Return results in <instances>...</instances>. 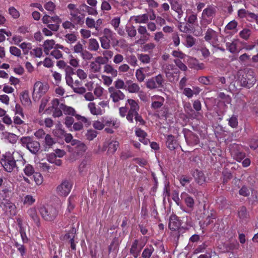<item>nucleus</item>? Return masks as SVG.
Listing matches in <instances>:
<instances>
[{
  "label": "nucleus",
  "mask_w": 258,
  "mask_h": 258,
  "mask_svg": "<svg viewBox=\"0 0 258 258\" xmlns=\"http://www.w3.org/2000/svg\"><path fill=\"white\" fill-rule=\"evenodd\" d=\"M35 199L31 195H28L24 197L23 200V203L24 205L30 206L34 203Z\"/></svg>",
  "instance_id": "obj_55"
},
{
  "label": "nucleus",
  "mask_w": 258,
  "mask_h": 258,
  "mask_svg": "<svg viewBox=\"0 0 258 258\" xmlns=\"http://www.w3.org/2000/svg\"><path fill=\"white\" fill-rule=\"evenodd\" d=\"M20 100L22 103L26 106H29L31 103V101L29 96V93L26 91L23 92L21 94Z\"/></svg>",
  "instance_id": "obj_36"
},
{
  "label": "nucleus",
  "mask_w": 258,
  "mask_h": 258,
  "mask_svg": "<svg viewBox=\"0 0 258 258\" xmlns=\"http://www.w3.org/2000/svg\"><path fill=\"white\" fill-rule=\"evenodd\" d=\"M97 134L96 131L93 130H89L86 134V138L89 141H92L96 137Z\"/></svg>",
  "instance_id": "obj_64"
},
{
  "label": "nucleus",
  "mask_w": 258,
  "mask_h": 258,
  "mask_svg": "<svg viewBox=\"0 0 258 258\" xmlns=\"http://www.w3.org/2000/svg\"><path fill=\"white\" fill-rule=\"evenodd\" d=\"M145 69V68H141L136 70V77L139 82H143L146 78L145 75L144 73V70Z\"/></svg>",
  "instance_id": "obj_49"
},
{
  "label": "nucleus",
  "mask_w": 258,
  "mask_h": 258,
  "mask_svg": "<svg viewBox=\"0 0 258 258\" xmlns=\"http://www.w3.org/2000/svg\"><path fill=\"white\" fill-rule=\"evenodd\" d=\"M114 86L113 88H116L118 90H126L127 85L123 80L121 79H117L116 81L114 82Z\"/></svg>",
  "instance_id": "obj_46"
},
{
  "label": "nucleus",
  "mask_w": 258,
  "mask_h": 258,
  "mask_svg": "<svg viewBox=\"0 0 258 258\" xmlns=\"http://www.w3.org/2000/svg\"><path fill=\"white\" fill-rule=\"evenodd\" d=\"M108 92L110 98L112 99L114 103H117L124 100L125 98V94L120 90L113 88V87H109Z\"/></svg>",
  "instance_id": "obj_11"
},
{
  "label": "nucleus",
  "mask_w": 258,
  "mask_h": 258,
  "mask_svg": "<svg viewBox=\"0 0 258 258\" xmlns=\"http://www.w3.org/2000/svg\"><path fill=\"white\" fill-rule=\"evenodd\" d=\"M251 30L249 29L245 28L239 32V36L241 38L247 40L251 35Z\"/></svg>",
  "instance_id": "obj_56"
},
{
  "label": "nucleus",
  "mask_w": 258,
  "mask_h": 258,
  "mask_svg": "<svg viewBox=\"0 0 258 258\" xmlns=\"http://www.w3.org/2000/svg\"><path fill=\"white\" fill-rule=\"evenodd\" d=\"M19 46L23 50L25 54H27L29 50L32 48V44L29 42H23L19 45Z\"/></svg>",
  "instance_id": "obj_54"
},
{
  "label": "nucleus",
  "mask_w": 258,
  "mask_h": 258,
  "mask_svg": "<svg viewBox=\"0 0 258 258\" xmlns=\"http://www.w3.org/2000/svg\"><path fill=\"white\" fill-rule=\"evenodd\" d=\"M23 164L25 165L23 170L26 175L30 176L35 173L33 166L30 164L26 163V161L24 159L23 160Z\"/></svg>",
  "instance_id": "obj_28"
},
{
  "label": "nucleus",
  "mask_w": 258,
  "mask_h": 258,
  "mask_svg": "<svg viewBox=\"0 0 258 258\" xmlns=\"http://www.w3.org/2000/svg\"><path fill=\"white\" fill-rule=\"evenodd\" d=\"M49 86L47 83L40 81L36 82L33 87L32 94L33 99H39L47 92Z\"/></svg>",
  "instance_id": "obj_7"
},
{
  "label": "nucleus",
  "mask_w": 258,
  "mask_h": 258,
  "mask_svg": "<svg viewBox=\"0 0 258 258\" xmlns=\"http://www.w3.org/2000/svg\"><path fill=\"white\" fill-rule=\"evenodd\" d=\"M185 138L186 142L190 145H196L199 142V138L193 134H191L189 138L186 136H185Z\"/></svg>",
  "instance_id": "obj_47"
},
{
  "label": "nucleus",
  "mask_w": 258,
  "mask_h": 258,
  "mask_svg": "<svg viewBox=\"0 0 258 258\" xmlns=\"http://www.w3.org/2000/svg\"><path fill=\"white\" fill-rule=\"evenodd\" d=\"M184 45L187 47H191L196 43V39L190 35H184Z\"/></svg>",
  "instance_id": "obj_44"
},
{
  "label": "nucleus",
  "mask_w": 258,
  "mask_h": 258,
  "mask_svg": "<svg viewBox=\"0 0 258 258\" xmlns=\"http://www.w3.org/2000/svg\"><path fill=\"white\" fill-rule=\"evenodd\" d=\"M180 226L179 221L177 219L175 216L171 217L169 221L168 226L169 228L175 231L179 228Z\"/></svg>",
  "instance_id": "obj_31"
},
{
  "label": "nucleus",
  "mask_w": 258,
  "mask_h": 258,
  "mask_svg": "<svg viewBox=\"0 0 258 258\" xmlns=\"http://www.w3.org/2000/svg\"><path fill=\"white\" fill-rule=\"evenodd\" d=\"M102 120H103L104 126L111 127L116 129L120 125V121L116 118H112L104 116L102 117Z\"/></svg>",
  "instance_id": "obj_19"
},
{
  "label": "nucleus",
  "mask_w": 258,
  "mask_h": 258,
  "mask_svg": "<svg viewBox=\"0 0 258 258\" xmlns=\"http://www.w3.org/2000/svg\"><path fill=\"white\" fill-rule=\"evenodd\" d=\"M3 135L4 138L11 143L15 144L17 141L18 136L14 134L5 132L3 133Z\"/></svg>",
  "instance_id": "obj_39"
},
{
  "label": "nucleus",
  "mask_w": 258,
  "mask_h": 258,
  "mask_svg": "<svg viewBox=\"0 0 258 258\" xmlns=\"http://www.w3.org/2000/svg\"><path fill=\"white\" fill-rule=\"evenodd\" d=\"M9 14L15 19H18L20 17V13L14 7H11L9 8Z\"/></svg>",
  "instance_id": "obj_60"
},
{
  "label": "nucleus",
  "mask_w": 258,
  "mask_h": 258,
  "mask_svg": "<svg viewBox=\"0 0 258 258\" xmlns=\"http://www.w3.org/2000/svg\"><path fill=\"white\" fill-rule=\"evenodd\" d=\"M54 45L55 42L53 40H47L45 41L43 44L44 52L46 54H48L50 50L54 47Z\"/></svg>",
  "instance_id": "obj_40"
},
{
  "label": "nucleus",
  "mask_w": 258,
  "mask_h": 258,
  "mask_svg": "<svg viewBox=\"0 0 258 258\" xmlns=\"http://www.w3.org/2000/svg\"><path fill=\"white\" fill-rule=\"evenodd\" d=\"M83 123L81 122H77L74 123L71 128L70 129V132L73 131H80L83 130Z\"/></svg>",
  "instance_id": "obj_63"
},
{
  "label": "nucleus",
  "mask_w": 258,
  "mask_h": 258,
  "mask_svg": "<svg viewBox=\"0 0 258 258\" xmlns=\"http://www.w3.org/2000/svg\"><path fill=\"white\" fill-rule=\"evenodd\" d=\"M19 143L22 146L26 148L33 154H36L40 149V143L35 140L33 137H22Z\"/></svg>",
  "instance_id": "obj_3"
},
{
  "label": "nucleus",
  "mask_w": 258,
  "mask_h": 258,
  "mask_svg": "<svg viewBox=\"0 0 258 258\" xmlns=\"http://www.w3.org/2000/svg\"><path fill=\"white\" fill-rule=\"evenodd\" d=\"M240 147L238 145H235L231 149V153L233 158L237 161H241L245 157V153L240 150Z\"/></svg>",
  "instance_id": "obj_17"
},
{
  "label": "nucleus",
  "mask_w": 258,
  "mask_h": 258,
  "mask_svg": "<svg viewBox=\"0 0 258 258\" xmlns=\"http://www.w3.org/2000/svg\"><path fill=\"white\" fill-rule=\"evenodd\" d=\"M72 187L71 183L68 180H64L56 188V192L60 196L66 197L70 193Z\"/></svg>",
  "instance_id": "obj_12"
},
{
  "label": "nucleus",
  "mask_w": 258,
  "mask_h": 258,
  "mask_svg": "<svg viewBox=\"0 0 258 258\" xmlns=\"http://www.w3.org/2000/svg\"><path fill=\"white\" fill-rule=\"evenodd\" d=\"M125 30L129 37L133 38L136 36L137 30L134 26H126Z\"/></svg>",
  "instance_id": "obj_50"
},
{
  "label": "nucleus",
  "mask_w": 258,
  "mask_h": 258,
  "mask_svg": "<svg viewBox=\"0 0 258 258\" xmlns=\"http://www.w3.org/2000/svg\"><path fill=\"white\" fill-rule=\"evenodd\" d=\"M89 67L91 72L94 73L100 72L102 68L101 66L94 61L90 62Z\"/></svg>",
  "instance_id": "obj_51"
},
{
  "label": "nucleus",
  "mask_w": 258,
  "mask_h": 258,
  "mask_svg": "<svg viewBox=\"0 0 258 258\" xmlns=\"http://www.w3.org/2000/svg\"><path fill=\"white\" fill-rule=\"evenodd\" d=\"M137 30L139 34L141 35V37L139 39L135 41V43L139 44H144L145 42L148 40V37L145 35H149L147 27L145 26L139 25Z\"/></svg>",
  "instance_id": "obj_16"
},
{
  "label": "nucleus",
  "mask_w": 258,
  "mask_h": 258,
  "mask_svg": "<svg viewBox=\"0 0 258 258\" xmlns=\"http://www.w3.org/2000/svg\"><path fill=\"white\" fill-rule=\"evenodd\" d=\"M204 39L205 41L211 44H214L218 40V33L212 29L209 28L205 33Z\"/></svg>",
  "instance_id": "obj_13"
},
{
  "label": "nucleus",
  "mask_w": 258,
  "mask_h": 258,
  "mask_svg": "<svg viewBox=\"0 0 258 258\" xmlns=\"http://www.w3.org/2000/svg\"><path fill=\"white\" fill-rule=\"evenodd\" d=\"M44 147L45 151H48L55 143L53 138L49 134H47L44 138Z\"/></svg>",
  "instance_id": "obj_29"
},
{
  "label": "nucleus",
  "mask_w": 258,
  "mask_h": 258,
  "mask_svg": "<svg viewBox=\"0 0 258 258\" xmlns=\"http://www.w3.org/2000/svg\"><path fill=\"white\" fill-rule=\"evenodd\" d=\"M28 215L31 219L35 223V224L39 226L40 224V219L37 215V210L35 208H30L27 212Z\"/></svg>",
  "instance_id": "obj_27"
},
{
  "label": "nucleus",
  "mask_w": 258,
  "mask_h": 258,
  "mask_svg": "<svg viewBox=\"0 0 258 258\" xmlns=\"http://www.w3.org/2000/svg\"><path fill=\"white\" fill-rule=\"evenodd\" d=\"M42 21L47 26V28L42 29V32L45 35L50 36L53 34L52 31L56 32L58 30L61 19L57 15L50 16L45 15L42 18Z\"/></svg>",
  "instance_id": "obj_2"
},
{
  "label": "nucleus",
  "mask_w": 258,
  "mask_h": 258,
  "mask_svg": "<svg viewBox=\"0 0 258 258\" xmlns=\"http://www.w3.org/2000/svg\"><path fill=\"white\" fill-rule=\"evenodd\" d=\"M192 178L191 177L186 176L185 175H181L179 178L180 183L183 186H185L188 184L191 180Z\"/></svg>",
  "instance_id": "obj_59"
},
{
  "label": "nucleus",
  "mask_w": 258,
  "mask_h": 258,
  "mask_svg": "<svg viewBox=\"0 0 258 258\" xmlns=\"http://www.w3.org/2000/svg\"><path fill=\"white\" fill-rule=\"evenodd\" d=\"M238 216L242 220H245L249 217L248 213L245 207H241L239 209Z\"/></svg>",
  "instance_id": "obj_43"
},
{
  "label": "nucleus",
  "mask_w": 258,
  "mask_h": 258,
  "mask_svg": "<svg viewBox=\"0 0 258 258\" xmlns=\"http://www.w3.org/2000/svg\"><path fill=\"white\" fill-rule=\"evenodd\" d=\"M119 147V143L115 140H109L106 142L104 145V148L107 149V153L110 154H114Z\"/></svg>",
  "instance_id": "obj_18"
},
{
  "label": "nucleus",
  "mask_w": 258,
  "mask_h": 258,
  "mask_svg": "<svg viewBox=\"0 0 258 258\" xmlns=\"http://www.w3.org/2000/svg\"><path fill=\"white\" fill-rule=\"evenodd\" d=\"M238 41L236 40H234L231 42H227L226 46L227 49L232 53H236L237 51V44Z\"/></svg>",
  "instance_id": "obj_38"
},
{
  "label": "nucleus",
  "mask_w": 258,
  "mask_h": 258,
  "mask_svg": "<svg viewBox=\"0 0 258 258\" xmlns=\"http://www.w3.org/2000/svg\"><path fill=\"white\" fill-rule=\"evenodd\" d=\"M59 108L62 109L64 114L68 115L75 116L76 115V111L75 109L72 107L68 106L62 103L59 105Z\"/></svg>",
  "instance_id": "obj_30"
},
{
  "label": "nucleus",
  "mask_w": 258,
  "mask_h": 258,
  "mask_svg": "<svg viewBox=\"0 0 258 258\" xmlns=\"http://www.w3.org/2000/svg\"><path fill=\"white\" fill-rule=\"evenodd\" d=\"M256 82L254 73L252 70H248L242 75L240 79L241 85L244 87L250 88Z\"/></svg>",
  "instance_id": "obj_9"
},
{
  "label": "nucleus",
  "mask_w": 258,
  "mask_h": 258,
  "mask_svg": "<svg viewBox=\"0 0 258 258\" xmlns=\"http://www.w3.org/2000/svg\"><path fill=\"white\" fill-rule=\"evenodd\" d=\"M166 145L169 150H174L177 148L178 143L174 136L172 135H169L166 137Z\"/></svg>",
  "instance_id": "obj_24"
},
{
  "label": "nucleus",
  "mask_w": 258,
  "mask_h": 258,
  "mask_svg": "<svg viewBox=\"0 0 258 258\" xmlns=\"http://www.w3.org/2000/svg\"><path fill=\"white\" fill-rule=\"evenodd\" d=\"M127 85L126 90L130 93H137L140 90L139 85L134 83L132 80H128L125 82Z\"/></svg>",
  "instance_id": "obj_23"
},
{
  "label": "nucleus",
  "mask_w": 258,
  "mask_h": 258,
  "mask_svg": "<svg viewBox=\"0 0 258 258\" xmlns=\"http://www.w3.org/2000/svg\"><path fill=\"white\" fill-rule=\"evenodd\" d=\"M111 40L101 37L100 41L101 47L104 49H109L110 48V42Z\"/></svg>",
  "instance_id": "obj_53"
},
{
  "label": "nucleus",
  "mask_w": 258,
  "mask_h": 258,
  "mask_svg": "<svg viewBox=\"0 0 258 258\" xmlns=\"http://www.w3.org/2000/svg\"><path fill=\"white\" fill-rule=\"evenodd\" d=\"M156 47V45L153 42H150L145 44L143 47L142 49L144 52H150L153 50Z\"/></svg>",
  "instance_id": "obj_62"
},
{
  "label": "nucleus",
  "mask_w": 258,
  "mask_h": 258,
  "mask_svg": "<svg viewBox=\"0 0 258 258\" xmlns=\"http://www.w3.org/2000/svg\"><path fill=\"white\" fill-rule=\"evenodd\" d=\"M138 58L141 62L144 64L149 63L151 61V58L150 56L147 54H138Z\"/></svg>",
  "instance_id": "obj_52"
},
{
  "label": "nucleus",
  "mask_w": 258,
  "mask_h": 258,
  "mask_svg": "<svg viewBox=\"0 0 258 258\" xmlns=\"http://www.w3.org/2000/svg\"><path fill=\"white\" fill-rule=\"evenodd\" d=\"M181 197L184 200V202L187 207L190 209H192L195 205V201L194 199L190 196H189L186 192H182L181 194Z\"/></svg>",
  "instance_id": "obj_26"
},
{
  "label": "nucleus",
  "mask_w": 258,
  "mask_h": 258,
  "mask_svg": "<svg viewBox=\"0 0 258 258\" xmlns=\"http://www.w3.org/2000/svg\"><path fill=\"white\" fill-rule=\"evenodd\" d=\"M155 251L153 245H148L143 250L142 253L143 258H150Z\"/></svg>",
  "instance_id": "obj_34"
},
{
  "label": "nucleus",
  "mask_w": 258,
  "mask_h": 258,
  "mask_svg": "<svg viewBox=\"0 0 258 258\" xmlns=\"http://www.w3.org/2000/svg\"><path fill=\"white\" fill-rule=\"evenodd\" d=\"M144 246V244L140 242L138 239H136L131 245L130 252L135 258H137Z\"/></svg>",
  "instance_id": "obj_14"
},
{
  "label": "nucleus",
  "mask_w": 258,
  "mask_h": 258,
  "mask_svg": "<svg viewBox=\"0 0 258 258\" xmlns=\"http://www.w3.org/2000/svg\"><path fill=\"white\" fill-rule=\"evenodd\" d=\"M103 35L102 37L113 40L115 33L109 28H104L103 31Z\"/></svg>",
  "instance_id": "obj_48"
},
{
  "label": "nucleus",
  "mask_w": 258,
  "mask_h": 258,
  "mask_svg": "<svg viewBox=\"0 0 258 258\" xmlns=\"http://www.w3.org/2000/svg\"><path fill=\"white\" fill-rule=\"evenodd\" d=\"M88 107L93 115H102L105 113V109H102L99 105H96L94 102H90L88 105Z\"/></svg>",
  "instance_id": "obj_22"
},
{
  "label": "nucleus",
  "mask_w": 258,
  "mask_h": 258,
  "mask_svg": "<svg viewBox=\"0 0 258 258\" xmlns=\"http://www.w3.org/2000/svg\"><path fill=\"white\" fill-rule=\"evenodd\" d=\"M72 145L74 147V150L77 154H81L87 150L85 144L80 141L74 140L72 142Z\"/></svg>",
  "instance_id": "obj_21"
},
{
  "label": "nucleus",
  "mask_w": 258,
  "mask_h": 258,
  "mask_svg": "<svg viewBox=\"0 0 258 258\" xmlns=\"http://www.w3.org/2000/svg\"><path fill=\"white\" fill-rule=\"evenodd\" d=\"M0 162L4 170L8 172H12L18 168L16 160L10 153L3 155Z\"/></svg>",
  "instance_id": "obj_4"
},
{
  "label": "nucleus",
  "mask_w": 258,
  "mask_h": 258,
  "mask_svg": "<svg viewBox=\"0 0 258 258\" xmlns=\"http://www.w3.org/2000/svg\"><path fill=\"white\" fill-rule=\"evenodd\" d=\"M216 9L211 6H209L205 9L202 14L201 24L203 26L206 27L210 24L215 15Z\"/></svg>",
  "instance_id": "obj_6"
},
{
  "label": "nucleus",
  "mask_w": 258,
  "mask_h": 258,
  "mask_svg": "<svg viewBox=\"0 0 258 258\" xmlns=\"http://www.w3.org/2000/svg\"><path fill=\"white\" fill-rule=\"evenodd\" d=\"M134 21L136 23L147 24L149 21V15L147 14L139 15L135 17Z\"/></svg>",
  "instance_id": "obj_37"
},
{
  "label": "nucleus",
  "mask_w": 258,
  "mask_h": 258,
  "mask_svg": "<svg viewBox=\"0 0 258 258\" xmlns=\"http://www.w3.org/2000/svg\"><path fill=\"white\" fill-rule=\"evenodd\" d=\"M195 174V179L198 184L202 185L206 182V177L203 171L196 170Z\"/></svg>",
  "instance_id": "obj_35"
},
{
  "label": "nucleus",
  "mask_w": 258,
  "mask_h": 258,
  "mask_svg": "<svg viewBox=\"0 0 258 258\" xmlns=\"http://www.w3.org/2000/svg\"><path fill=\"white\" fill-rule=\"evenodd\" d=\"M228 124L233 128H236L238 125V119L237 117L233 115L228 119Z\"/></svg>",
  "instance_id": "obj_58"
},
{
  "label": "nucleus",
  "mask_w": 258,
  "mask_h": 258,
  "mask_svg": "<svg viewBox=\"0 0 258 258\" xmlns=\"http://www.w3.org/2000/svg\"><path fill=\"white\" fill-rule=\"evenodd\" d=\"M65 40L67 42L72 44L75 42L77 40V36L73 33L67 34L65 35Z\"/></svg>",
  "instance_id": "obj_57"
},
{
  "label": "nucleus",
  "mask_w": 258,
  "mask_h": 258,
  "mask_svg": "<svg viewBox=\"0 0 258 258\" xmlns=\"http://www.w3.org/2000/svg\"><path fill=\"white\" fill-rule=\"evenodd\" d=\"M40 213L42 218L48 221H53L57 216L58 211L52 206L42 207L40 209Z\"/></svg>",
  "instance_id": "obj_8"
},
{
  "label": "nucleus",
  "mask_w": 258,
  "mask_h": 258,
  "mask_svg": "<svg viewBox=\"0 0 258 258\" xmlns=\"http://www.w3.org/2000/svg\"><path fill=\"white\" fill-rule=\"evenodd\" d=\"M151 99L152 102L151 107L154 110L160 109L165 102L164 98L160 95H153Z\"/></svg>",
  "instance_id": "obj_15"
},
{
  "label": "nucleus",
  "mask_w": 258,
  "mask_h": 258,
  "mask_svg": "<svg viewBox=\"0 0 258 258\" xmlns=\"http://www.w3.org/2000/svg\"><path fill=\"white\" fill-rule=\"evenodd\" d=\"M161 57L163 61L161 62L160 64L166 78L170 82H177L179 78L180 72L173 64L166 62L170 58L169 54L164 53Z\"/></svg>",
  "instance_id": "obj_1"
},
{
  "label": "nucleus",
  "mask_w": 258,
  "mask_h": 258,
  "mask_svg": "<svg viewBox=\"0 0 258 258\" xmlns=\"http://www.w3.org/2000/svg\"><path fill=\"white\" fill-rule=\"evenodd\" d=\"M103 68L104 73L110 74L113 77H115L117 76V71L110 64L106 63L104 66Z\"/></svg>",
  "instance_id": "obj_41"
},
{
  "label": "nucleus",
  "mask_w": 258,
  "mask_h": 258,
  "mask_svg": "<svg viewBox=\"0 0 258 258\" xmlns=\"http://www.w3.org/2000/svg\"><path fill=\"white\" fill-rule=\"evenodd\" d=\"M133 0H102L101 9L103 11H109L111 10V3L113 5H119L121 7L128 6Z\"/></svg>",
  "instance_id": "obj_5"
},
{
  "label": "nucleus",
  "mask_w": 258,
  "mask_h": 258,
  "mask_svg": "<svg viewBox=\"0 0 258 258\" xmlns=\"http://www.w3.org/2000/svg\"><path fill=\"white\" fill-rule=\"evenodd\" d=\"M80 9L83 12H86L89 15L95 16L97 15L98 13L96 9L93 7H91L85 4H83L80 6Z\"/></svg>",
  "instance_id": "obj_33"
},
{
  "label": "nucleus",
  "mask_w": 258,
  "mask_h": 258,
  "mask_svg": "<svg viewBox=\"0 0 258 258\" xmlns=\"http://www.w3.org/2000/svg\"><path fill=\"white\" fill-rule=\"evenodd\" d=\"M171 9L177 13V18L180 19L183 14L182 10L181 5L179 3L178 0H168Z\"/></svg>",
  "instance_id": "obj_20"
},
{
  "label": "nucleus",
  "mask_w": 258,
  "mask_h": 258,
  "mask_svg": "<svg viewBox=\"0 0 258 258\" xmlns=\"http://www.w3.org/2000/svg\"><path fill=\"white\" fill-rule=\"evenodd\" d=\"M127 106V110L132 112H138L140 106L138 103L133 99H128L126 103Z\"/></svg>",
  "instance_id": "obj_25"
},
{
  "label": "nucleus",
  "mask_w": 258,
  "mask_h": 258,
  "mask_svg": "<svg viewBox=\"0 0 258 258\" xmlns=\"http://www.w3.org/2000/svg\"><path fill=\"white\" fill-rule=\"evenodd\" d=\"M88 48L90 51H97L99 48V44L98 41L95 38H91L89 39Z\"/></svg>",
  "instance_id": "obj_32"
},
{
  "label": "nucleus",
  "mask_w": 258,
  "mask_h": 258,
  "mask_svg": "<svg viewBox=\"0 0 258 258\" xmlns=\"http://www.w3.org/2000/svg\"><path fill=\"white\" fill-rule=\"evenodd\" d=\"M34 180L36 184L38 185H41L43 181V178L42 175L39 172H35L33 174Z\"/></svg>",
  "instance_id": "obj_61"
},
{
  "label": "nucleus",
  "mask_w": 258,
  "mask_h": 258,
  "mask_svg": "<svg viewBox=\"0 0 258 258\" xmlns=\"http://www.w3.org/2000/svg\"><path fill=\"white\" fill-rule=\"evenodd\" d=\"M184 109L185 112L191 118H196L197 113L196 111L192 108L190 103H186L184 105Z\"/></svg>",
  "instance_id": "obj_42"
},
{
  "label": "nucleus",
  "mask_w": 258,
  "mask_h": 258,
  "mask_svg": "<svg viewBox=\"0 0 258 258\" xmlns=\"http://www.w3.org/2000/svg\"><path fill=\"white\" fill-rule=\"evenodd\" d=\"M164 82L165 80L163 76L161 74H159L149 79L146 82V87L150 89H155L163 87Z\"/></svg>",
  "instance_id": "obj_10"
},
{
  "label": "nucleus",
  "mask_w": 258,
  "mask_h": 258,
  "mask_svg": "<svg viewBox=\"0 0 258 258\" xmlns=\"http://www.w3.org/2000/svg\"><path fill=\"white\" fill-rule=\"evenodd\" d=\"M154 40L157 43H161L165 41V37L162 31H158L154 34Z\"/></svg>",
  "instance_id": "obj_45"
}]
</instances>
